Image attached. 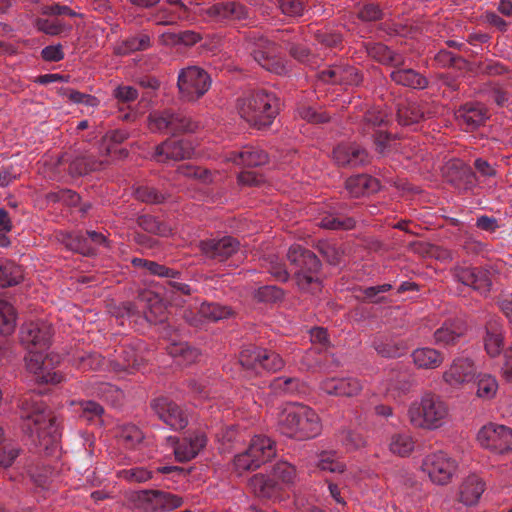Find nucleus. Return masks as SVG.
Segmentation results:
<instances>
[{
	"mask_svg": "<svg viewBox=\"0 0 512 512\" xmlns=\"http://www.w3.org/2000/svg\"><path fill=\"white\" fill-rule=\"evenodd\" d=\"M23 279V272L19 266L10 261H0V288L19 284Z\"/></svg>",
	"mask_w": 512,
	"mask_h": 512,
	"instance_id": "38",
	"label": "nucleus"
},
{
	"mask_svg": "<svg viewBox=\"0 0 512 512\" xmlns=\"http://www.w3.org/2000/svg\"><path fill=\"white\" fill-rule=\"evenodd\" d=\"M270 387L275 393H294L299 389L300 381L297 378L280 376L273 379Z\"/></svg>",
	"mask_w": 512,
	"mask_h": 512,
	"instance_id": "46",
	"label": "nucleus"
},
{
	"mask_svg": "<svg viewBox=\"0 0 512 512\" xmlns=\"http://www.w3.org/2000/svg\"><path fill=\"white\" fill-rule=\"evenodd\" d=\"M477 373V366L473 359L469 357H456L447 366L442 374V379L446 385L453 389H460L465 384L473 381Z\"/></svg>",
	"mask_w": 512,
	"mask_h": 512,
	"instance_id": "13",
	"label": "nucleus"
},
{
	"mask_svg": "<svg viewBox=\"0 0 512 512\" xmlns=\"http://www.w3.org/2000/svg\"><path fill=\"white\" fill-rule=\"evenodd\" d=\"M239 362L246 370L256 374L261 370L276 372L284 367V361L279 354L257 347L242 350Z\"/></svg>",
	"mask_w": 512,
	"mask_h": 512,
	"instance_id": "9",
	"label": "nucleus"
},
{
	"mask_svg": "<svg viewBox=\"0 0 512 512\" xmlns=\"http://www.w3.org/2000/svg\"><path fill=\"white\" fill-rule=\"evenodd\" d=\"M317 466L323 470L332 473H342L345 465L340 462L334 452L323 451L318 455Z\"/></svg>",
	"mask_w": 512,
	"mask_h": 512,
	"instance_id": "44",
	"label": "nucleus"
},
{
	"mask_svg": "<svg viewBox=\"0 0 512 512\" xmlns=\"http://www.w3.org/2000/svg\"><path fill=\"white\" fill-rule=\"evenodd\" d=\"M233 465L239 475L247 471L256 470L260 467L247 450L234 457Z\"/></svg>",
	"mask_w": 512,
	"mask_h": 512,
	"instance_id": "50",
	"label": "nucleus"
},
{
	"mask_svg": "<svg viewBox=\"0 0 512 512\" xmlns=\"http://www.w3.org/2000/svg\"><path fill=\"white\" fill-rule=\"evenodd\" d=\"M178 173L184 177L197 178L203 182H209L211 180L210 172L206 169L194 167L191 165H183L177 169Z\"/></svg>",
	"mask_w": 512,
	"mask_h": 512,
	"instance_id": "55",
	"label": "nucleus"
},
{
	"mask_svg": "<svg viewBox=\"0 0 512 512\" xmlns=\"http://www.w3.org/2000/svg\"><path fill=\"white\" fill-rule=\"evenodd\" d=\"M477 440L481 446L496 453L512 451V429L504 425L490 423L483 426L477 434Z\"/></svg>",
	"mask_w": 512,
	"mask_h": 512,
	"instance_id": "12",
	"label": "nucleus"
},
{
	"mask_svg": "<svg viewBox=\"0 0 512 512\" xmlns=\"http://www.w3.org/2000/svg\"><path fill=\"white\" fill-rule=\"evenodd\" d=\"M210 11L219 18L241 19L245 16L244 6L235 2L215 4L210 8Z\"/></svg>",
	"mask_w": 512,
	"mask_h": 512,
	"instance_id": "41",
	"label": "nucleus"
},
{
	"mask_svg": "<svg viewBox=\"0 0 512 512\" xmlns=\"http://www.w3.org/2000/svg\"><path fill=\"white\" fill-rule=\"evenodd\" d=\"M201 314L208 320L218 321L229 316L231 314V310L217 303H211L201 306Z\"/></svg>",
	"mask_w": 512,
	"mask_h": 512,
	"instance_id": "51",
	"label": "nucleus"
},
{
	"mask_svg": "<svg viewBox=\"0 0 512 512\" xmlns=\"http://www.w3.org/2000/svg\"><path fill=\"white\" fill-rule=\"evenodd\" d=\"M297 480V470L286 461L277 462L267 474H255L249 481L251 489L260 498L284 499L283 493Z\"/></svg>",
	"mask_w": 512,
	"mask_h": 512,
	"instance_id": "3",
	"label": "nucleus"
},
{
	"mask_svg": "<svg viewBox=\"0 0 512 512\" xmlns=\"http://www.w3.org/2000/svg\"><path fill=\"white\" fill-rule=\"evenodd\" d=\"M339 441L347 451H354L365 446V439L357 432L342 431L339 434Z\"/></svg>",
	"mask_w": 512,
	"mask_h": 512,
	"instance_id": "49",
	"label": "nucleus"
},
{
	"mask_svg": "<svg viewBox=\"0 0 512 512\" xmlns=\"http://www.w3.org/2000/svg\"><path fill=\"white\" fill-rule=\"evenodd\" d=\"M247 451L259 466L268 462L276 454L274 442L262 435H256L251 439Z\"/></svg>",
	"mask_w": 512,
	"mask_h": 512,
	"instance_id": "27",
	"label": "nucleus"
},
{
	"mask_svg": "<svg viewBox=\"0 0 512 512\" xmlns=\"http://www.w3.org/2000/svg\"><path fill=\"white\" fill-rule=\"evenodd\" d=\"M101 167L102 162H97L86 157L76 159L71 164V170L79 175H84L91 171L99 170Z\"/></svg>",
	"mask_w": 512,
	"mask_h": 512,
	"instance_id": "53",
	"label": "nucleus"
},
{
	"mask_svg": "<svg viewBox=\"0 0 512 512\" xmlns=\"http://www.w3.org/2000/svg\"><path fill=\"white\" fill-rule=\"evenodd\" d=\"M145 268H147V270L151 274L157 275V276H160V277H174L175 274H176L174 272V270L169 269L166 266L158 264V263L153 262V261L145 262Z\"/></svg>",
	"mask_w": 512,
	"mask_h": 512,
	"instance_id": "63",
	"label": "nucleus"
},
{
	"mask_svg": "<svg viewBox=\"0 0 512 512\" xmlns=\"http://www.w3.org/2000/svg\"><path fill=\"white\" fill-rule=\"evenodd\" d=\"M345 188L350 196L360 197L376 192L379 189V182L377 179L365 174L356 175L346 180Z\"/></svg>",
	"mask_w": 512,
	"mask_h": 512,
	"instance_id": "30",
	"label": "nucleus"
},
{
	"mask_svg": "<svg viewBox=\"0 0 512 512\" xmlns=\"http://www.w3.org/2000/svg\"><path fill=\"white\" fill-rule=\"evenodd\" d=\"M333 159L340 166L357 167L368 162V154L355 143H343L333 150Z\"/></svg>",
	"mask_w": 512,
	"mask_h": 512,
	"instance_id": "21",
	"label": "nucleus"
},
{
	"mask_svg": "<svg viewBox=\"0 0 512 512\" xmlns=\"http://www.w3.org/2000/svg\"><path fill=\"white\" fill-rule=\"evenodd\" d=\"M423 116V111L415 102H405L399 105L397 117L401 125L409 126L418 123Z\"/></svg>",
	"mask_w": 512,
	"mask_h": 512,
	"instance_id": "39",
	"label": "nucleus"
},
{
	"mask_svg": "<svg viewBox=\"0 0 512 512\" xmlns=\"http://www.w3.org/2000/svg\"><path fill=\"white\" fill-rule=\"evenodd\" d=\"M388 448L393 455L407 457L414 451L415 442L411 435L397 433L391 436Z\"/></svg>",
	"mask_w": 512,
	"mask_h": 512,
	"instance_id": "36",
	"label": "nucleus"
},
{
	"mask_svg": "<svg viewBox=\"0 0 512 512\" xmlns=\"http://www.w3.org/2000/svg\"><path fill=\"white\" fill-rule=\"evenodd\" d=\"M114 96L123 102H131L137 99L138 92L132 86H119L114 90Z\"/></svg>",
	"mask_w": 512,
	"mask_h": 512,
	"instance_id": "62",
	"label": "nucleus"
},
{
	"mask_svg": "<svg viewBox=\"0 0 512 512\" xmlns=\"http://www.w3.org/2000/svg\"><path fill=\"white\" fill-rule=\"evenodd\" d=\"M412 358L418 368L435 369L443 363L442 354L429 347L418 348L413 351Z\"/></svg>",
	"mask_w": 512,
	"mask_h": 512,
	"instance_id": "33",
	"label": "nucleus"
},
{
	"mask_svg": "<svg viewBox=\"0 0 512 512\" xmlns=\"http://www.w3.org/2000/svg\"><path fill=\"white\" fill-rule=\"evenodd\" d=\"M392 80L406 87L413 89H424L427 86V80L413 69H396L391 72Z\"/></svg>",
	"mask_w": 512,
	"mask_h": 512,
	"instance_id": "35",
	"label": "nucleus"
},
{
	"mask_svg": "<svg viewBox=\"0 0 512 512\" xmlns=\"http://www.w3.org/2000/svg\"><path fill=\"white\" fill-rule=\"evenodd\" d=\"M194 146L188 140H167L156 147L155 158L158 162L179 161L190 158Z\"/></svg>",
	"mask_w": 512,
	"mask_h": 512,
	"instance_id": "19",
	"label": "nucleus"
},
{
	"mask_svg": "<svg viewBox=\"0 0 512 512\" xmlns=\"http://www.w3.org/2000/svg\"><path fill=\"white\" fill-rule=\"evenodd\" d=\"M202 251L210 258L220 262L232 256L239 248V242L233 237L211 239L201 243Z\"/></svg>",
	"mask_w": 512,
	"mask_h": 512,
	"instance_id": "24",
	"label": "nucleus"
},
{
	"mask_svg": "<svg viewBox=\"0 0 512 512\" xmlns=\"http://www.w3.org/2000/svg\"><path fill=\"white\" fill-rule=\"evenodd\" d=\"M457 120L465 129H475L486 119V111L481 105H465L456 113Z\"/></svg>",
	"mask_w": 512,
	"mask_h": 512,
	"instance_id": "31",
	"label": "nucleus"
},
{
	"mask_svg": "<svg viewBox=\"0 0 512 512\" xmlns=\"http://www.w3.org/2000/svg\"><path fill=\"white\" fill-rule=\"evenodd\" d=\"M320 389L327 395L351 397L361 391L362 385L358 379L353 377H334L323 380Z\"/></svg>",
	"mask_w": 512,
	"mask_h": 512,
	"instance_id": "22",
	"label": "nucleus"
},
{
	"mask_svg": "<svg viewBox=\"0 0 512 512\" xmlns=\"http://www.w3.org/2000/svg\"><path fill=\"white\" fill-rule=\"evenodd\" d=\"M319 226L332 230H349L355 226V221L352 218L340 219L339 217L330 214L320 220Z\"/></svg>",
	"mask_w": 512,
	"mask_h": 512,
	"instance_id": "48",
	"label": "nucleus"
},
{
	"mask_svg": "<svg viewBox=\"0 0 512 512\" xmlns=\"http://www.w3.org/2000/svg\"><path fill=\"white\" fill-rule=\"evenodd\" d=\"M21 410L26 427L30 430L31 436L37 438L39 445L45 450L56 446L58 427L45 406L31 397L22 402Z\"/></svg>",
	"mask_w": 512,
	"mask_h": 512,
	"instance_id": "4",
	"label": "nucleus"
},
{
	"mask_svg": "<svg viewBox=\"0 0 512 512\" xmlns=\"http://www.w3.org/2000/svg\"><path fill=\"white\" fill-rule=\"evenodd\" d=\"M484 491L485 483L483 480L479 476L471 474L459 483L457 490L458 501L465 506L475 505L480 500Z\"/></svg>",
	"mask_w": 512,
	"mask_h": 512,
	"instance_id": "25",
	"label": "nucleus"
},
{
	"mask_svg": "<svg viewBox=\"0 0 512 512\" xmlns=\"http://www.w3.org/2000/svg\"><path fill=\"white\" fill-rule=\"evenodd\" d=\"M407 419L416 429L434 431L449 420V407L440 396L425 392L411 401L407 407Z\"/></svg>",
	"mask_w": 512,
	"mask_h": 512,
	"instance_id": "2",
	"label": "nucleus"
},
{
	"mask_svg": "<svg viewBox=\"0 0 512 512\" xmlns=\"http://www.w3.org/2000/svg\"><path fill=\"white\" fill-rule=\"evenodd\" d=\"M170 353L178 364H190L196 361L200 356L198 349L184 343L176 345Z\"/></svg>",
	"mask_w": 512,
	"mask_h": 512,
	"instance_id": "45",
	"label": "nucleus"
},
{
	"mask_svg": "<svg viewBox=\"0 0 512 512\" xmlns=\"http://www.w3.org/2000/svg\"><path fill=\"white\" fill-rule=\"evenodd\" d=\"M465 334V327L460 322H446L434 333L438 345H452Z\"/></svg>",
	"mask_w": 512,
	"mask_h": 512,
	"instance_id": "32",
	"label": "nucleus"
},
{
	"mask_svg": "<svg viewBox=\"0 0 512 512\" xmlns=\"http://www.w3.org/2000/svg\"><path fill=\"white\" fill-rule=\"evenodd\" d=\"M174 448V454L179 462L190 461L206 446L207 437L202 432H195L184 437L180 442L173 437L167 439Z\"/></svg>",
	"mask_w": 512,
	"mask_h": 512,
	"instance_id": "18",
	"label": "nucleus"
},
{
	"mask_svg": "<svg viewBox=\"0 0 512 512\" xmlns=\"http://www.w3.org/2000/svg\"><path fill=\"white\" fill-rule=\"evenodd\" d=\"M373 346L377 353L384 357H398L404 353V346L390 339H376Z\"/></svg>",
	"mask_w": 512,
	"mask_h": 512,
	"instance_id": "43",
	"label": "nucleus"
},
{
	"mask_svg": "<svg viewBox=\"0 0 512 512\" xmlns=\"http://www.w3.org/2000/svg\"><path fill=\"white\" fill-rule=\"evenodd\" d=\"M46 350H30L25 358L27 370L35 376L40 383L58 384L63 376L53 371L54 361L46 353Z\"/></svg>",
	"mask_w": 512,
	"mask_h": 512,
	"instance_id": "11",
	"label": "nucleus"
},
{
	"mask_svg": "<svg viewBox=\"0 0 512 512\" xmlns=\"http://www.w3.org/2000/svg\"><path fill=\"white\" fill-rule=\"evenodd\" d=\"M456 277L461 283L472 287L481 294L488 293L492 285L488 272L475 267L460 268Z\"/></svg>",
	"mask_w": 512,
	"mask_h": 512,
	"instance_id": "26",
	"label": "nucleus"
},
{
	"mask_svg": "<svg viewBox=\"0 0 512 512\" xmlns=\"http://www.w3.org/2000/svg\"><path fill=\"white\" fill-rule=\"evenodd\" d=\"M301 118L313 123H323L329 119V116L324 112H317L312 107H303L299 110Z\"/></svg>",
	"mask_w": 512,
	"mask_h": 512,
	"instance_id": "58",
	"label": "nucleus"
},
{
	"mask_svg": "<svg viewBox=\"0 0 512 512\" xmlns=\"http://www.w3.org/2000/svg\"><path fill=\"white\" fill-rule=\"evenodd\" d=\"M120 475L127 481L135 483L146 482L152 477V473L144 467L122 470Z\"/></svg>",
	"mask_w": 512,
	"mask_h": 512,
	"instance_id": "54",
	"label": "nucleus"
},
{
	"mask_svg": "<svg viewBox=\"0 0 512 512\" xmlns=\"http://www.w3.org/2000/svg\"><path fill=\"white\" fill-rule=\"evenodd\" d=\"M148 127L152 132H194L199 125L190 117L170 112H152L148 118Z\"/></svg>",
	"mask_w": 512,
	"mask_h": 512,
	"instance_id": "10",
	"label": "nucleus"
},
{
	"mask_svg": "<svg viewBox=\"0 0 512 512\" xmlns=\"http://www.w3.org/2000/svg\"><path fill=\"white\" fill-rule=\"evenodd\" d=\"M253 55H254V58L257 60V61H260L261 59H264L266 62L262 64V66L264 68H266L267 70L269 71H272L276 74H286L288 72V69L286 67V65L282 62H279V61H273L271 63V59H269L268 57H265L264 54H262L260 51L254 49L252 51Z\"/></svg>",
	"mask_w": 512,
	"mask_h": 512,
	"instance_id": "56",
	"label": "nucleus"
},
{
	"mask_svg": "<svg viewBox=\"0 0 512 512\" xmlns=\"http://www.w3.org/2000/svg\"><path fill=\"white\" fill-rule=\"evenodd\" d=\"M483 348L490 358H497L504 350L505 334L501 319L490 315L485 323L482 336Z\"/></svg>",
	"mask_w": 512,
	"mask_h": 512,
	"instance_id": "16",
	"label": "nucleus"
},
{
	"mask_svg": "<svg viewBox=\"0 0 512 512\" xmlns=\"http://www.w3.org/2000/svg\"><path fill=\"white\" fill-rule=\"evenodd\" d=\"M211 80L205 70L190 66L180 71L178 88L181 96L187 101H195L203 96L210 88Z\"/></svg>",
	"mask_w": 512,
	"mask_h": 512,
	"instance_id": "8",
	"label": "nucleus"
},
{
	"mask_svg": "<svg viewBox=\"0 0 512 512\" xmlns=\"http://www.w3.org/2000/svg\"><path fill=\"white\" fill-rule=\"evenodd\" d=\"M106 237L95 231H89L86 235L70 234L65 242L66 246L83 255H91L95 252L96 247L105 245Z\"/></svg>",
	"mask_w": 512,
	"mask_h": 512,
	"instance_id": "23",
	"label": "nucleus"
},
{
	"mask_svg": "<svg viewBox=\"0 0 512 512\" xmlns=\"http://www.w3.org/2000/svg\"><path fill=\"white\" fill-rule=\"evenodd\" d=\"M279 7L283 14L290 17L300 16L304 11L303 4L299 0H283Z\"/></svg>",
	"mask_w": 512,
	"mask_h": 512,
	"instance_id": "57",
	"label": "nucleus"
},
{
	"mask_svg": "<svg viewBox=\"0 0 512 512\" xmlns=\"http://www.w3.org/2000/svg\"><path fill=\"white\" fill-rule=\"evenodd\" d=\"M16 311L7 301L0 299V333L2 335H11L16 328Z\"/></svg>",
	"mask_w": 512,
	"mask_h": 512,
	"instance_id": "40",
	"label": "nucleus"
},
{
	"mask_svg": "<svg viewBox=\"0 0 512 512\" xmlns=\"http://www.w3.org/2000/svg\"><path fill=\"white\" fill-rule=\"evenodd\" d=\"M52 337V327L45 321L27 322L20 330V340L30 350H47Z\"/></svg>",
	"mask_w": 512,
	"mask_h": 512,
	"instance_id": "14",
	"label": "nucleus"
},
{
	"mask_svg": "<svg viewBox=\"0 0 512 512\" xmlns=\"http://www.w3.org/2000/svg\"><path fill=\"white\" fill-rule=\"evenodd\" d=\"M279 112V101L273 93L258 91L238 102V113L251 126H270Z\"/></svg>",
	"mask_w": 512,
	"mask_h": 512,
	"instance_id": "5",
	"label": "nucleus"
},
{
	"mask_svg": "<svg viewBox=\"0 0 512 512\" xmlns=\"http://www.w3.org/2000/svg\"><path fill=\"white\" fill-rule=\"evenodd\" d=\"M150 46L151 37L146 33H140L116 44L114 51L118 55H128L136 51L146 50Z\"/></svg>",
	"mask_w": 512,
	"mask_h": 512,
	"instance_id": "34",
	"label": "nucleus"
},
{
	"mask_svg": "<svg viewBox=\"0 0 512 512\" xmlns=\"http://www.w3.org/2000/svg\"><path fill=\"white\" fill-rule=\"evenodd\" d=\"M278 429L285 436L306 440L321 433L322 423L312 408L300 403H287L278 415Z\"/></svg>",
	"mask_w": 512,
	"mask_h": 512,
	"instance_id": "1",
	"label": "nucleus"
},
{
	"mask_svg": "<svg viewBox=\"0 0 512 512\" xmlns=\"http://www.w3.org/2000/svg\"><path fill=\"white\" fill-rule=\"evenodd\" d=\"M228 160L238 165L255 167L266 164L268 155L260 148L247 146L239 152H232Z\"/></svg>",
	"mask_w": 512,
	"mask_h": 512,
	"instance_id": "29",
	"label": "nucleus"
},
{
	"mask_svg": "<svg viewBox=\"0 0 512 512\" xmlns=\"http://www.w3.org/2000/svg\"><path fill=\"white\" fill-rule=\"evenodd\" d=\"M19 450L13 445L0 447V466L9 467L18 457Z\"/></svg>",
	"mask_w": 512,
	"mask_h": 512,
	"instance_id": "59",
	"label": "nucleus"
},
{
	"mask_svg": "<svg viewBox=\"0 0 512 512\" xmlns=\"http://www.w3.org/2000/svg\"><path fill=\"white\" fill-rule=\"evenodd\" d=\"M319 79L324 83L356 86L362 81L358 70L349 65H333L319 72Z\"/></svg>",
	"mask_w": 512,
	"mask_h": 512,
	"instance_id": "20",
	"label": "nucleus"
},
{
	"mask_svg": "<svg viewBox=\"0 0 512 512\" xmlns=\"http://www.w3.org/2000/svg\"><path fill=\"white\" fill-rule=\"evenodd\" d=\"M139 225L146 231L160 236H168L171 229L164 223L158 221L153 216H143L139 218Z\"/></svg>",
	"mask_w": 512,
	"mask_h": 512,
	"instance_id": "47",
	"label": "nucleus"
},
{
	"mask_svg": "<svg viewBox=\"0 0 512 512\" xmlns=\"http://www.w3.org/2000/svg\"><path fill=\"white\" fill-rule=\"evenodd\" d=\"M421 471L437 486L451 483L458 471L457 461L444 451L427 454L421 464Z\"/></svg>",
	"mask_w": 512,
	"mask_h": 512,
	"instance_id": "7",
	"label": "nucleus"
},
{
	"mask_svg": "<svg viewBox=\"0 0 512 512\" xmlns=\"http://www.w3.org/2000/svg\"><path fill=\"white\" fill-rule=\"evenodd\" d=\"M41 55L44 60L52 62H57L64 58V53L60 44L46 46L42 49Z\"/></svg>",
	"mask_w": 512,
	"mask_h": 512,
	"instance_id": "61",
	"label": "nucleus"
},
{
	"mask_svg": "<svg viewBox=\"0 0 512 512\" xmlns=\"http://www.w3.org/2000/svg\"><path fill=\"white\" fill-rule=\"evenodd\" d=\"M287 258L295 269L296 282L300 289L307 290L311 285L318 286L317 273L321 265L314 253L294 244L289 248Z\"/></svg>",
	"mask_w": 512,
	"mask_h": 512,
	"instance_id": "6",
	"label": "nucleus"
},
{
	"mask_svg": "<svg viewBox=\"0 0 512 512\" xmlns=\"http://www.w3.org/2000/svg\"><path fill=\"white\" fill-rule=\"evenodd\" d=\"M138 500L145 509L154 512L171 511L183 504L181 497L159 490H143L139 493Z\"/></svg>",
	"mask_w": 512,
	"mask_h": 512,
	"instance_id": "17",
	"label": "nucleus"
},
{
	"mask_svg": "<svg viewBox=\"0 0 512 512\" xmlns=\"http://www.w3.org/2000/svg\"><path fill=\"white\" fill-rule=\"evenodd\" d=\"M69 99L74 103H82L91 107H96L99 104V101L96 97L78 91H72L69 94Z\"/></svg>",
	"mask_w": 512,
	"mask_h": 512,
	"instance_id": "64",
	"label": "nucleus"
},
{
	"mask_svg": "<svg viewBox=\"0 0 512 512\" xmlns=\"http://www.w3.org/2000/svg\"><path fill=\"white\" fill-rule=\"evenodd\" d=\"M475 396L481 401L494 399L499 390V382L495 375L489 372H477L473 379Z\"/></svg>",
	"mask_w": 512,
	"mask_h": 512,
	"instance_id": "28",
	"label": "nucleus"
},
{
	"mask_svg": "<svg viewBox=\"0 0 512 512\" xmlns=\"http://www.w3.org/2000/svg\"><path fill=\"white\" fill-rule=\"evenodd\" d=\"M358 15L363 21H376L382 17V11L378 5L366 4L359 10Z\"/></svg>",
	"mask_w": 512,
	"mask_h": 512,
	"instance_id": "60",
	"label": "nucleus"
},
{
	"mask_svg": "<svg viewBox=\"0 0 512 512\" xmlns=\"http://www.w3.org/2000/svg\"><path fill=\"white\" fill-rule=\"evenodd\" d=\"M99 394L105 401L114 406L119 405L124 398L123 392L116 386L109 383H103L100 385Z\"/></svg>",
	"mask_w": 512,
	"mask_h": 512,
	"instance_id": "52",
	"label": "nucleus"
},
{
	"mask_svg": "<svg viewBox=\"0 0 512 512\" xmlns=\"http://www.w3.org/2000/svg\"><path fill=\"white\" fill-rule=\"evenodd\" d=\"M367 53L373 59L384 64H392L395 66L403 64V57L394 53L382 43L369 44L367 46Z\"/></svg>",
	"mask_w": 512,
	"mask_h": 512,
	"instance_id": "37",
	"label": "nucleus"
},
{
	"mask_svg": "<svg viewBox=\"0 0 512 512\" xmlns=\"http://www.w3.org/2000/svg\"><path fill=\"white\" fill-rule=\"evenodd\" d=\"M151 407L156 415L171 429L181 430L188 424L186 413L178 404L166 397H160L152 401Z\"/></svg>",
	"mask_w": 512,
	"mask_h": 512,
	"instance_id": "15",
	"label": "nucleus"
},
{
	"mask_svg": "<svg viewBox=\"0 0 512 512\" xmlns=\"http://www.w3.org/2000/svg\"><path fill=\"white\" fill-rule=\"evenodd\" d=\"M117 436L119 442L129 449L135 448L144 439L142 431L135 425H124Z\"/></svg>",
	"mask_w": 512,
	"mask_h": 512,
	"instance_id": "42",
	"label": "nucleus"
}]
</instances>
